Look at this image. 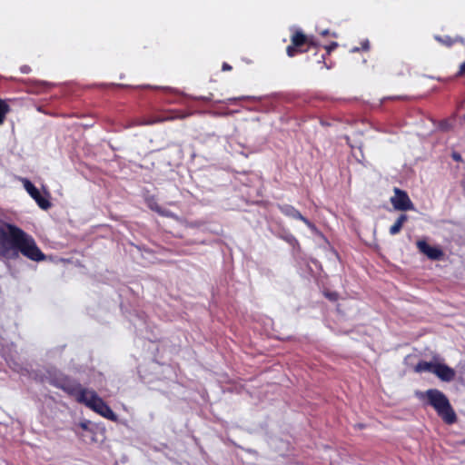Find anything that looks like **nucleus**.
<instances>
[{
	"label": "nucleus",
	"mask_w": 465,
	"mask_h": 465,
	"mask_svg": "<svg viewBox=\"0 0 465 465\" xmlns=\"http://www.w3.org/2000/svg\"><path fill=\"white\" fill-rule=\"evenodd\" d=\"M20 253L35 262L45 259V254L31 235L10 223L0 225V257L15 260Z\"/></svg>",
	"instance_id": "1"
},
{
	"label": "nucleus",
	"mask_w": 465,
	"mask_h": 465,
	"mask_svg": "<svg viewBox=\"0 0 465 465\" xmlns=\"http://www.w3.org/2000/svg\"><path fill=\"white\" fill-rule=\"evenodd\" d=\"M53 383L102 417L112 421L117 420V415L94 391L83 388L79 382L64 375L54 378Z\"/></svg>",
	"instance_id": "2"
},
{
	"label": "nucleus",
	"mask_w": 465,
	"mask_h": 465,
	"mask_svg": "<svg viewBox=\"0 0 465 465\" xmlns=\"http://www.w3.org/2000/svg\"><path fill=\"white\" fill-rule=\"evenodd\" d=\"M429 403L435 409L439 416L448 424L456 421V414L447 397L439 390L431 389L426 391Z\"/></svg>",
	"instance_id": "3"
},
{
	"label": "nucleus",
	"mask_w": 465,
	"mask_h": 465,
	"mask_svg": "<svg viewBox=\"0 0 465 465\" xmlns=\"http://www.w3.org/2000/svg\"><path fill=\"white\" fill-rule=\"evenodd\" d=\"M391 203L395 210H414V205L407 193L398 188L394 189V195L391 197Z\"/></svg>",
	"instance_id": "4"
},
{
	"label": "nucleus",
	"mask_w": 465,
	"mask_h": 465,
	"mask_svg": "<svg viewBox=\"0 0 465 465\" xmlns=\"http://www.w3.org/2000/svg\"><path fill=\"white\" fill-rule=\"evenodd\" d=\"M22 183L25 191L42 209L46 210L50 207L49 201L40 193L39 190L28 179L23 178Z\"/></svg>",
	"instance_id": "5"
},
{
	"label": "nucleus",
	"mask_w": 465,
	"mask_h": 465,
	"mask_svg": "<svg viewBox=\"0 0 465 465\" xmlns=\"http://www.w3.org/2000/svg\"><path fill=\"white\" fill-rule=\"evenodd\" d=\"M416 245L419 251L430 260H440L444 255L442 250L440 247L430 246L424 240L417 241Z\"/></svg>",
	"instance_id": "6"
},
{
	"label": "nucleus",
	"mask_w": 465,
	"mask_h": 465,
	"mask_svg": "<svg viewBox=\"0 0 465 465\" xmlns=\"http://www.w3.org/2000/svg\"><path fill=\"white\" fill-rule=\"evenodd\" d=\"M434 374L442 381L449 382L454 380L456 372L448 365L441 362H437Z\"/></svg>",
	"instance_id": "7"
},
{
	"label": "nucleus",
	"mask_w": 465,
	"mask_h": 465,
	"mask_svg": "<svg viewBox=\"0 0 465 465\" xmlns=\"http://www.w3.org/2000/svg\"><path fill=\"white\" fill-rule=\"evenodd\" d=\"M438 361H420L414 368L416 372L429 371L434 374Z\"/></svg>",
	"instance_id": "8"
},
{
	"label": "nucleus",
	"mask_w": 465,
	"mask_h": 465,
	"mask_svg": "<svg viewBox=\"0 0 465 465\" xmlns=\"http://www.w3.org/2000/svg\"><path fill=\"white\" fill-rule=\"evenodd\" d=\"M280 210L283 214H285L289 217H292L293 219H298V220L303 219V216L302 215V213L292 205L286 204V205L280 206Z\"/></svg>",
	"instance_id": "9"
},
{
	"label": "nucleus",
	"mask_w": 465,
	"mask_h": 465,
	"mask_svg": "<svg viewBox=\"0 0 465 465\" xmlns=\"http://www.w3.org/2000/svg\"><path fill=\"white\" fill-rule=\"evenodd\" d=\"M408 217L406 214H401L398 219L397 221L395 222V223L393 225L391 226L390 228V233L391 235H395L397 233H399L402 228V225L403 223L407 221Z\"/></svg>",
	"instance_id": "10"
},
{
	"label": "nucleus",
	"mask_w": 465,
	"mask_h": 465,
	"mask_svg": "<svg viewBox=\"0 0 465 465\" xmlns=\"http://www.w3.org/2000/svg\"><path fill=\"white\" fill-rule=\"evenodd\" d=\"M307 42V37L301 31L295 32V34L292 36V44L297 48L302 46L303 44Z\"/></svg>",
	"instance_id": "11"
},
{
	"label": "nucleus",
	"mask_w": 465,
	"mask_h": 465,
	"mask_svg": "<svg viewBox=\"0 0 465 465\" xmlns=\"http://www.w3.org/2000/svg\"><path fill=\"white\" fill-rule=\"evenodd\" d=\"M9 111V106L4 102L3 100H0V124H3L5 120V114Z\"/></svg>",
	"instance_id": "12"
},
{
	"label": "nucleus",
	"mask_w": 465,
	"mask_h": 465,
	"mask_svg": "<svg viewBox=\"0 0 465 465\" xmlns=\"http://www.w3.org/2000/svg\"><path fill=\"white\" fill-rule=\"evenodd\" d=\"M296 53H297V47L294 46L292 44L287 47V54L290 57L294 56L296 54Z\"/></svg>",
	"instance_id": "13"
},
{
	"label": "nucleus",
	"mask_w": 465,
	"mask_h": 465,
	"mask_svg": "<svg viewBox=\"0 0 465 465\" xmlns=\"http://www.w3.org/2000/svg\"><path fill=\"white\" fill-rule=\"evenodd\" d=\"M436 39L446 45H450L452 43L451 39L449 36H445L444 38H440V37L437 36Z\"/></svg>",
	"instance_id": "14"
},
{
	"label": "nucleus",
	"mask_w": 465,
	"mask_h": 465,
	"mask_svg": "<svg viewBox=\"0 0 465 465\" xmlns=\"http://www.w3.org/2000/svg\"><path fill=\"white\" fill-rule=\"evenodd\" d=\"M301 221H302L312 232H316V227L314 226V224H312L308 219H306L304 216H303V219H301Z\"/></svg>",
	"instance_id": "15"
},
{
	"label": "nucleus",
	"mask_w": 465,
	"mask_h": 465,
	"mask_svg": "<svg viewBox=\"0 0 465 465\" xmlns=\"http://www.w3.org/2000/svg\"><path fill=\"white\" fill-rule=\"evenodd\" d=\"M301 221H302L312 232H316V227L314 226V224H312L308 219H306L304 216H303V219H301Z\"/></svg>",
	"instance_id": "16"
},
{
	"label": "nucleus",
	"mask_w": 465,
	"mask_h": 465,
	"mask_svg": "<svg viewBox=\"0 0 465 465\" xmlns=\"http://www.w3.org/2000/svg\"><path fill=\"white\" fill-rule=\"evenodd\" d=\"M151 208L155 210L156 212H158L159 213L163 214V215H166V216H169L171 215V213L167 211H164V210H162L160 207L156 206V207H153V205H151Z\"/></svg>",
	"instance_id": "17"
},
{
	"label": "nucleus",
	"mask_w": 465,
	"mask_h": 465,
	"mask_svg": "<svg viewBox=\"0 0 465 465\" xmlns=\"http://www.w3.org/2000/svg\"><path fill=\"white\" fill-rule=\"evenodd\" d=\"M338 46V44L336 42H332L329 45L325 47L327 50V53L330 54L332 50H334Z\"/></svg>",
	"instance_id": "18"
},
{
	"label": "nucleus",
	"mask_w": 465,
	"mask_h": 465,
	"mask_svg": "<svg viewBox=\"0 0 465 465\" xmlns=\"http://www.w3.org/2000/svg\"><path fill=\"white\" fill-rule=\"evenodd\" d=\"M362 49L368 50L369 49V41L365 40L362 42Z\"/></svg>",
	"instance_id": "19"
},
{
	"label": "nucleus",
	"mask_w": 465,
	"mask_h": 465,
	"mask_svg": "<svg viewBox=\"0 0 465 465\" xmlns=\"http://www.w3.org/2000/svg\"><path fill=\"white\" fill-rule=\"evenodd\" d=\"M327 297L332 301H335L337 299V294L336 293H331V294H326Z\"/></svg>",
	"instance_id": "20"
},
{
	"label": "nucleus",
	"mask_w": 465,
	"mask_h": 465,
	"mask_svg": "<svg viewBox=\"0 0 465 465\" xmlns=\"http://www.w3.org/2000/svg\"><path fill=\"white\" fill-rule=\"evenodd\" d=\"M460 74H465V63L460 65Z\"/></svg>",
	"instance_id": "21"
},
{
	"label": "nucleus",
	"mask_w": 465,
	"mask_h": 465,
	"mask_svg": "<svg viewBox=\"0 0 465 465\" xmlns=\"http://www.w3.org/2000/svg\"><path fill=\"white\" fill-rule=\"evenodd\" d=\"M453 158H454V160H456V161H460V160L461 159L460 155V154H457V153H454V154H453Z\"/></svg>",
	"instance_id": "22"
},
{
	"label": "nucleus",
	"mask_w": 465,
	"mask_h": 465,
	"mask_svg": "<svg viewBox=\"0 0 465 465\" xmlns=\"http://www.w3.org/2000/svg\"><path fill=\"white\" fill-rule=\"evenodd\" d=\"M223 70H230V69H231V66H230V65H228L227 64H224L223 65Z\"/></svg>",
	"instance_id": "23"
},
{
	"label": "nucleus",
	"mask_w": 465,
	"mask_h": 465,
	"mask_svg": "<svg viewBox=\"0 0 465 465\" xmlns=\"http://www.w3.org/2000/svg\"><path fill=\"white\" fill-rule=\"evenodd\" d=\"M328 34H329V30H323V31L321 32V35H323V36L327 35Z\"/></svg>",
	"instance_id": "24"
},
{
	"label": "nucleus",
	"mask_w": 465,
	"mask_h": 465,
	"mask_svg": "<svg viewBox=\"0 0 465 465\" xmlns=\"http://www.w3.org/2000/svg\"><path fill=\"white\" fill-rule=\"evenodd\" d=\"M81 427H82L84 430H87V424H86V423H81Z\"/></svg>",
	"instance_id": "25"
},
{
	"label": "nucleus",
	"mask_w": 465,
	"mask_h": 465,
	"mask_svg": "<svg viewBox=\"0 0 465 465\" xmlns=\"http://www.w3.org/2000/svg\"><path fill=\"white\" fill-rule=\"evenodd\" d=\"M357 51H359V48H358V47H354V48H352V49H351V52H352V53L357 52Z\"/></svg>",
	"instance_id": "26"
}]
</instances>
